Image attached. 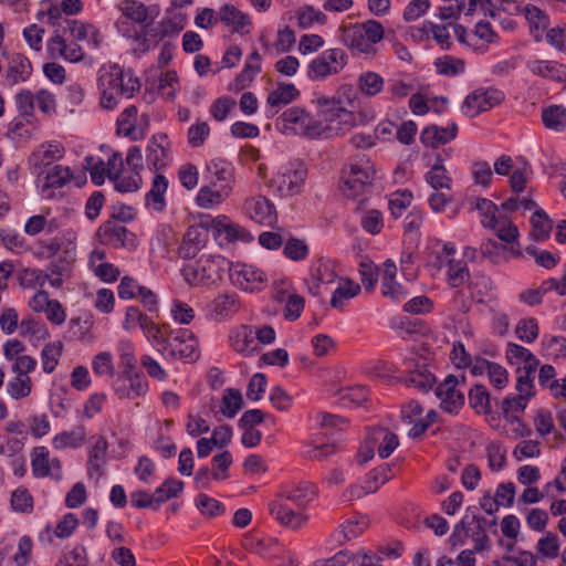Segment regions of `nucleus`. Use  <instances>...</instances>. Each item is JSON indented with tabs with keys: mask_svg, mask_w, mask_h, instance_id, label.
Masks as SVG:
<instances>
[{
	"mask_svg": "<svg viewBox=\"0 0 566 566\" xmlns=\"http://www.w3.org/2000/svg\"><path fill=\"white\" fill-rule=\"evenodd\" d=\"M426 180L434 190L451 189L452 179L448 175V171L444 168L442 159L440 157H438L437 163L426 174Z\"/></svg>",
	"mask_w": 566,
	"mask_h": 566,
	"instance_id": "obj_38",
	"label": "nucleus"
},
{
	"mask_svg": "<svg viewBox=\"0 0 566 566\" xmlns=\"http://www.w3.org/2000/svg\"><path fill=\"white\" fill-rule=\"evenodd\" d=\"M220 21L231 27L234 32H240L244 27L250 25V19L232 4H224L219 10Z\"/></svg>",
	"mask_w": 566,
	"mask_h": 566,
	"instance_id": "obj_31",
	"label": "nucleus"
},
{
	"mask_svg": "<svg viewBox=\"0 0 566 566\" xmlns=\"http://www.w3.org/2000/svg\"><path fill=\"white\" fill-rule=\"evenodd\" d=\"M182 481L176 479H168L153 493L155 499L154 502H156L159 509L163 503L167 502L172 497L178 496V494L182 492Z\"/></svg>",
	"mask_w": 566,
	"mask_h": 566,
	"instance_id": "obj_47",
	"label": "nucleus"
},
{
	"mask_svg": "<svg viewBox=\"0 0 566 566\" xmlns=\"http://www.w3.org/2000/svg\"><path fill=\"white\" fill-rule=\"evenodd\" d=\"M168 188V181L164 175L157 174L151 184V189L147 193V200L156 210H163L165 207V193Z\"/></svg>",
	"mask_w": 566,
	"mask_h": 566,
	"instance_id": "obj_46",
	"label": "nucleus"
},
{
	"mask_svg": "<svg viewBox=\"0 0 566 566\" xmlns=\"http://www.w3.org/2000/svg\"><path fill=\"white\" fill-rule=\"evenodd\" d=\"M86 431L83 426H77L71 431H63L52 439V444L55 449L62 450L66 448H80L85 440Z\"/></svg>",
	"mask_w": 566,
	"mask_h": 566,
	"instance_id": "obj_32",
	"label": "nucleus"
},
{
	"mask_svg": "<svg viewBox=\"0 0 566 566\" xmlns=\"http://www.w3.org/2000/svg\"><path fill=\"white\" fill-rule=\"evenodd\" d=\"M138 111L135 106H128L117 118V134L137 140L144 137V132L137 129Z\"/></svg>",
	"mask_w": 566,
	"mask_h": 566,
	"instance_id": "obj_25",
	"label": "nucleus"
},
{
	"mask_svg": "<svg viewBox=\"0 0 566 566\" xmlns=\"http://www.w3.org/2000/svg\"><path fill=\"white\" fill-rule=\"evenodd\" d=\"M307 176L302 161H292L283 166L274 178V184L282 196H295L301 192Z\"/></svg>",
	"mask_w": 566,
	"mask_h": 566,
	"instance_id": "obj_10",
	"label": "nucleus"
},
{
	"mask_svg": "<svg viewBox=\"0 0 566 566\" xmlns=\"http://www.w3.org/2000/svg\"><path fill=\"white\" fill-rule=\"evenodd\" d=\"M359 91L367 96H375L384 88V78L376 72L367 71L358 76Z\"/></svg>",
	"mask_w": 566,
	"mask_h": 566,
	"instance_id": "obj_42",
	"label": "nucleus"
},
{
	"mask_svg": "<svg viewBox=\"0 0 566 566\" xmlns=\"http://www.w3.org/2000/svg\"><path fill=\"white\" fill-rule=\"evenodd\" d=\"M20 335H31L38 339H45L50 334L46 325L42 321L35 319L33 317H27L23 318L20 323Z\"/></svg>",
	"mask_w": 566,
	"mask_h": 566,
	"instance_id": "obj_54",
	"label": "nucleus"
},
{
	"mask_svg": "<svg viewBox=\"0 0 566 566\" xmlns=\"http://www.w3.org/2000/svg\"><path fill=\"white\" fill-rule=\"evenodd\" d=\"M8 65L6 70V82L13 86L18 83L25 82L32 74V65L30 60L21 53H12L7 55Z\"/></svg>",
	"mask_w": 566,
	"mask_h": 566,
	"instance_id": "obj_16",
	"label": "nucleus"
},
{
	"mask_svg": "<svg viewBox=\"0 0 566 566\" xmlns=\"http://www.w3.org/2000/svg\"><path fill=\"white\" fill-rule=\"evenodd\" d=\"M31 468L36 478H45L51 474L50 453L46 447H35L32 450Z\"/></svg>",
	"mask_w": 566,
	"mask_h": 566,
	"instance_id": "obj_40",
	"label": "nucleus"
},
{
	"mask_svg": "<svg viewBox=\"0 0 566 566\" xmlns=\"http://www.w3.org/2000/svg\"><path fill=\"white\" fill-rule=\"evenodd\" d=\"M208 240L207 229L202 226H191L187 229L178 253L184 259L195 258L206 245Z\"/></svg>",
	"mask_w": 566,
	"mask_h": 566,
	"instance_id": "obj_17",
	"label": "nucleus"
},
{
	"mask_svg": "<svg viewBox=\"0 0 566 566\" xmlns=\"http://www.w3.org/2000/svg\"><path fill=\"white\" fill-rule=\"evenodd\" d=\"M384 27L376 20L355 23L343 29L342 41L350 50L364 54H374L375 44L384 39Z\"/></svg>",
	"mask_w": 566,
	"mask_h": 566,
	"instance_id": "obj_5",
	"label": "nucleus"
},
{
	"mask_svg": "<svg viewBox=\"0 0 566 566\" xmlns=\"http://www.w3.org/2000/svg\"><path fill=\"white\" fill-rule=\"evenodd\" d=\"M368 520L365 516H355L340 525V533L344 541H350L359 536L367 527Z\"/></svg>",
	"mask_w": 566,
	"mask_h": 566,
	"instance_id": "obj_55",
	"label": "nucleus"
},
{
	"mask_svg": "<svg viewBox=\"0 0 566 566\" xmlns=\"http://www.w3.org/2000/svg\"><path fill=\"white\" fill-rule=\"evenodd\" d=\"M208 170L213 176V179L211 180V186L213 188L229 187V193L231 195L232 185L234 181L233 167L224 161L212 160L208 165Z\"/></svg>",
	"mask_w": 566,
	"mask_h": 566,
	"instance_id": "obj_27",
	"label": "nucleus"
},
{
	"mask_svg": "<svg viewBox=\"0 0 566 566\" xmlns=\"http://www.w3.org/2000/svg\"><path fill=\"white\" fill-rule=\"evenodd\" d=\"M196 504L200 512L208 517H216L224 511L221 502L207 494H199L196 499Z\"/></svg>",
	"mask_w": 566,
	"mask_h": 566,
	"instance_id": "obj_62",
	"label": "nucleus"
},
{
	"mask_svg": "<svg viewBox=\"0 0 566 566\" xmlns=\"http://www.w3.org/2000/svg\"><path fill=\"white\" fill-rule=\"evenodd\" d=\"M32 390V380L29 376L17 375L7 385V391L13 399H22L28 397Z\"/></svg>",
	"mask_w": 566,
	"mask_h": 566,
	"instance_id": "obj_51",
	"label": "nucleus"
},
{
	"mask_svg": "<svg viewBox=\"0 0 566 566\" xmlns=\"http://www.w3.org/2000/svg\"><path fill=\"white\" fill-rule=\"evenodd\" d=\"M360 292V286L350 280L344 281L333 293L331 298V306L342 310L346 302L354 298Z\"/></svg>",
	"mask_w": 566,
	"mask_h": 566,
	"instance_id": "obj_39",
	"label": "nucleus"
},
{
	"mask_svg": "<svg viewBox=\"0 0 566 566\" xmlns=\"http://www.w3.org/2000/svg\"><path fill=\"white\" fill-rule=\"evenodd\" d=\"M559 538L555 533L548 532L537 542V553L545 558L554 559L559 555Z\"/></svg>",
	"mask_w": 566,
	"mask_h": 566,
	"instance_id": "obj_57",
	"label": "nucleus"
},
{
	"mask_svg": "<svg viewBox=\"0 0 566 566\" xmlns=\"http://www.w3.org/2000/svg\"><path fill=\"white\" fill-rule=\"evenodd\" d=\"M165 355L181 360L195 361L199 358V342L188 328H177L169 332Z\"/></svg>",
	"mask_w": 566,
	"mask_h": 566,
	"instance_id": "obj_7",
	"label": "nucleus"
},
{
	"mask_svg": "<svg viewBox=\"0 0 566 566\" xmlns=\"http://www.w3.org/2000/svg\"><path fill=\"white\" fill-rule=\"evenodd\" d=\"M503 99L504 94L496 88H478L465 97L461 109L465 116L475 117L499 105Z\"/></svg>",
	"mask_w": 566,
	"mask_h": 566,
	"instance_id": "obj_12",
	"label": "nucleus"
},
{
	"mask_svg": "<svg viewBox=\"0 0 566 566\" xmlns=\"http://www.w3.org/2000/svg\"><path fill=\"white\" fill-rule=\"evenodd\" d=\"M186 24V19L181 14L165 18L156 25L146 24L138 36L139 45L144 51H148L151 44H158L165 38H172L179 34Z\"/></svg>",
	"mask_w": 566,
	"mask_h": 566,
	"instance_id": "obj_8",
	"label": "nucleus"
},
{
	"mask_svg": "<svg viewBox=\"0 0 566 566\" xmlns=\"http://www.w3.org/2000/svg\"><path fill=\"white\" fill-rule=\"evenodd\" d=\"M406 382L421 390H428L434 382V376L423 365L417 366V369L406 377Z\"/></svg>",
	"mask_w": 566,
	"mask_h": 566,
	"instance_id": "obj_52",
	"label": "nucleus"
},
{
	"mask_svg": "<svg viewBox=\"0 0 566 566\" xmlns=\"http://www.w3.org/2000/svg\"><path fill=\"white\" fill-rule=\"evenodd\" d=\"M542 122L547 129L562 132L566 127V108L552 105L542 111Z\"/></svg>",
	"mask_w": 566,
	"mask_h": 566,
	"instance_id": "obj_34",
	"label": "nucleus"
},
{
	"mask_svg": "<svg viewBox=\"0 0 566 566\" xmlns=\"http://www.w3.org/2000/svg\"><path fill=\"white\" fill-rule=\"evenodd\" d=\"M391 479V469L388 464H382L373 470L366 481V492L373 493Z\"/></svg>",
	"mask_w": 566,
	"mask_h": 566,
	"instance_id": "obj_58",
	"label": "nucleus"
},
{
	"mask_svg": "<svg viewBox=\"0 0 566 566\" xmlns=\"http://www.w3.org/2000/svg\"><path fill=\"white\" fill-rule=\"evenodd\" d=\"M119 357V367L122 375H127L136 371L137 359L135 357V349L129 340H120L117 347Z\"/></svg>",
	"mask_w": 566,
	"mask_h": 566,
	"instance_id": "obj_45",
	"label": "nucleus"
},
{
	"mask_svg": "<svg viewBox=\"0 0 566 566\" xmlns=\"http://www.w3.org/2000/svg\"><path fill=\"white\" fill-rule=\"evenodd\" d=\"M443 265L447 266V282L452 287H460L470 279V271L464 260L449 258Z\"/></svg>",
	"mask_w": 566,
	"mask_h": 566,
	"instance_id": "obj_29",
	"label": "nucleus"
},
{
	"mask_svg": "<svg viewBox=\"0 0 566 566\" xmlns=\"http://www.w3.org/2000/svg\"><path fill=\"white\" fill-rule=\"evenodd\" d=\"M229 261L221 255H201L197 261L184 265L181 274L190 286H211L222 281Z\"/></svg>",
	"mask_w": 566,
	"mask_h": 566,
	"instance_id": "obj_4",
	"label": "nucleus"
},
{
	"mask_svg": "<svg viewBox=\"0 0 566 566\" xmlns=\"http://www.w3.org/2000/svg\"><path fill=\"white\" fill-rule=\"evenodd\" d=\"M284 255L293 261L304 260L308 254V247L304 240L289 238L285 240Z\"/></svg>",
	"mask_w": 566,
	"mask_h": 566,
	"instance_id": "obj_60",
	"label": "nucleus"
},
{
	"mask_svg": "<svg viewBox=\"0 0 566 566\" xmlns=\"http://www.w3.org/2000/svg\"><path fill=\"white\" fill-rule=\"evenodd\" d=\"M458 385V378L449 375L436 389L440 406L447 412H457L464 403V394L457 388Z\"/></svg>",
	"mask_w": 566,
	"mask_h": 566,
	"instance_id": "obj_14",
	"label": "nucleus"
},
{
	"mask_svg": "<svg viewBox=\"0 0 566 566\" xmlns=\"http://www.w3.org/2000/svg\"><path fill=\"white\" fill-rule=\"evenodd\" d=\"M532 237L535 241L541 242L549 238L553 229V221L542 209L534 212L531 218Z\"/></svg>",
	"mask_w": 566,
	"mask_h": 566,
	"instance_id": "obj_36",
	"label": "nucleus"
},
{
	"mask_svg": "<svg viewBox=\"0 0 566 566\" xmlns=\"http://www.w3.org/2000/svg\"><path fill=\"white\" fill-rule=\"evenodd\" d=\"M298 96V91L294 84H279L268 96V104L271 107H280L293 102Z\"/></svg>",
	"mask_w": 566,
	"mask_h": 566,
	"instance_id": "obj_44",
	"label": "nucleus"
},
{
	"mask_svg": "<svg viewBox=\"0 0 566 566\" xmlns=\"http://www.w3.org/2000/svg\"><path fill=\"white\" fill-rule=\"evenodd\" d=\"M171 144L164 133L155 134L148 142L146 163L154 170L158 171L167 167L170 158Z\"/></svg>",
	"mask_w": 566,
	"mask_h": 566,
	"instance_id": "obj_13",
	"label": "nucleus"
},
{
	"mask_svg": "<svg viewBox=\"0 0 566 566\" xmlns=\"http://www.w3.org/2000/svg\"><path fill=\"white\" fill-rule=\"evenodd\" d=\"M248 210L251 219L260 224L271 226L276 221V211L273 203L263 196L250 200Z\"/></svg>",
	"mask_w": 566,
	"mask_h": 566,
	"instance_id": "obj_22",
	"label": "nucleus"
},
{
	"mask_svg": "<svg viewBox=\"0 0 566 566\" xmlns=\"http://www.w3.org/2000/svg\"><path fill=\"white\" fill-rule=\"evenodd\" d=\"M269 510L282 526L289 527L291 530L301 528L306 524L308 520L307 515L301 512H295L279 501L271 502L269 504Z\"/></svg>",
	"mask_w": 566,
	"mask_h": 566,
	"instance_id": "obj_20",
	"label": "nucleus"
},
{
	"mask_svg": "<svg viewBox=\"0 0 566 566\" xmlns=\"http://www.w3.org/2000/svg\"><path fill=\"white\" fill-rule=\"evenodd\" d=\"M469 405L476 413H491V397L483 385H474L469 390Z\"/></svg>",
	"mask_w": 566,
	"mask_h": 566,
	"instance_id": "obj_37",
	"label": "nucleus"
},
{
	"mask_svg": "<svg viewBox=\"0 0 566 566\" xmlns=\"http://www.w3.org/2000/svg\"><path fill=\"white\" fill-rule=\"evenodd\" d=\"M347 64V54L344 50L334 48L325 50L308 65V77L314 81L338 74Z\"/></svg>",
	"mask_w": 566,
	"mask_h": 566,
	"instance_id": "obj_9",
	"label": "nucleus"
},
{
	"mask_svg": "<svg viewBox=\"0 0 566 566\" xmlns=\"http://www.w3.org/2000/svg\"><path fill=\"white\" fill-rule=\"evenodd\" d=\"M321 116L325 122L326 139L344 134L354 124V115L342 106L338 99H318Z\"/></svg>",
	"mask_w": 566,
	"mask_h": 566,
	"instance_id": "obj_6",
	"label": "nucleus"
},
{
	"mask_svg": "<svg viewBox=\"0 0 566 566\" xmlns=\"http://www.w3.org/2000/svg\"><path fill=\"white\" fill-rule=\"evenodd\" d=\"M494 230L496 237L506 243H513L517 240L518 230L517 227L506 218H497L496 227H489Z\"/></svg>",
	"mask_w": 566,
	"mask_h": 566,
	"instance_id": "obj_59",
	"label": "nucleus"
},
{
	"mask_svg": "<svg viewBox=\"0 0 566 566\" xmlns=\"http://www.w3.org/2000/svg\"><path fill=\"white\" fill-rule=\"evenodd\" d=\"M123 15L136 23H144L148 19V8L135 0H123L119 4Z\"/></svg>",
	"mask_w": 566,
	"mask_h": 566,
	"instance_id": "obj_49",
	"label": "nucleus"
},
{
	"mask_svg": "<svg viewBox=\"0 0 566 566\" xmlns=\"http://www.w3.org/2000/svg\"><path fill=\"white\" fill-rule=\"evenodd\" d=\"M45 186L49 188H61L71 180L69 167L56 165L45 176Z\"/></svg>",
	"mask_w": 566,
	"mask_h": 566,
	"instance_id": "obj_63",
	"label": "nucleus"
},
{
	"mask_svg": "<svg viewBox=\"0 0 566 566\" xmlns=\"http://www.w3.org/2000/svg\"><path fill=\"white\" fill-rule=\"evenodd\" d=\"M528 405V401H526L524 398H522L518 395H510L505 397L501 402V410L504 415V417L513 421H518V416L524 412Z\"/></svg>",
	"mask_w": 566,
	"mask_h": 566,
	"instance_id": "obj_43",
	"label": "nucleus"
},
{
	"mask_svg": "<svg viewBox=\"0 0 566 566\" xmlns=\"http://www.w3.org/2000/svg\"><path fill=\"white\" fill-rule=\"evenodd\" d=\"M56 277V274H52L51 271L44 272L39 269H23L18 272V281L22 287L34 289L36 286H43L48 281L51 284V279Z\"/></svg>",
	"mask_w": 566,
	"mask_h": 566,
	"instance_id": "obj_33",
	"label": "nucleus"
},
{
	"mask_svg": "<svg viewBox=\"0 0 566 566\" xmlns=\"http://www.w3.org/2000/svg\"><path fill=\"white\" fill-rule=\"evenodd\" d=\"M374 177L373 163L368 158L361 157L343 169L340 190L346 198L363 203L370 193Z\"/></svg>",
	"mask_w": 566,
	"mask_h": 566,
	"instance_id": "obj_3",
	"label": "nucleus"
},
{
	"mask_svg": "<svg viewBox=\"0 0 566 566\" xmlns=\"http://www.w3.org/2000/svg\"><path fill=\"white\" fill-rule=\"evenodd\" d=\"M64 148L60 144H46L38 147L31 155L29 161L34 166L38 174H42V168L50 166L62 158Z\"/></svg>",
	"mask_w": 566,
	"mask_h": 566,
	"instance_id": "obj_23",
	"label": "nucleus"
},
{
	"mask_svg": "<svg viewBox=\"0 0 566 566\" xmlns=\"http://www.w3.org/2000/svg\"><path fill=\"white\" fill-rule=\"evenodd\" d=\"M304 123H308L307 113L300 107L286 109L277 119L283 133L302 135L304 133Z\"/></svg>",
	"mask_w": 566,
	"mask_h": 566,
	"instance_id": "obj_24",
	"label": "nucleus"
},
{
	"mask_svg": "<svg viewBox=\"0 0 566 566\" xmlns=\"http://www.w3.org/2000/svg\"><path fill=\"white\" fill-rule=\"evenodd\" d=\"M211 312L218 317H229L240 310V300L237 293L219 294L210 304Z\"/></svg>",
	"mask_w": 566,
	"mask_h": 566,
	"instance_id": "obj_26",
	"label": "nucleus"
},
{
	"mask_svg": "<svg viewBox=\"0 0 566 566\" xmlns=\"http://www.w3.org/2000/svg\"><path fill=\"white\" fill-rule=\"evenodd\" d=\"M114 187L119 192H132L137 190L142 185V177L138 171H133L129 175H125L120 171L113 179Z\"/></svg>",
	"mask_w": 566,
	"mask_h": 566,
	"instance_id": "obj_56",
	"label": "nucleus"
},
{
	"mask_svg": "<svg viewBox=\"0 0 566 566\" xmlns=\"http://www.w3.org/2000/svg\"><path fill=\"white\" fill-rule=\"evenodd\" d=\"M98 234L107 244H112L114 247H125L128 231L123 224L118 222L107 221L99 227Z\"/></svg>",
	"mask_w": 566,
	"mask_h": 566,
	"instance_id": "obj_28",
	"label": "nucleus"
},
{
	"mask_svg": "<svg viewBox=\"0 0 566 566\" xmlns=\"http://www.w3.org/2000/svg\"><path fill=\"white\" fill-rule=\"evenodd\" d=\"M94 442L88 451L87 473L91 478L99 479L106 465L108 443L103 436L93 437Z\"/></svg>",
	"mask_w": 566,
	"mask_h": 566,
	"instance_id": "obj_19",
	"label": "nucleus"
},
{
	"mask_svg": "<svg viewBox=\"0 0 566 566\" xmlns=\"http://www.w3.org/2000/svg\"><path fill=\"white\" fill-rule=\"evenodd\" d=\"M517 338L524 343L532 344L538 337V324L533 317L522 318L515 327Z\"/></svg>",
	"mask_w": 566,
	"mask_h": 566,
	"instance_id": "obj_53",
	"label": "nucleus"
},
{
	"mask_svg": "<svg viewBox=\"0 0 566 566\" xmlns=\"http://www.w3.org/2000/svg\"><path fill=\"white\" fill-rule=\"evenodd\" d=\"M228 272L232 284L243 291L254 292L265 286L266 275L255 265L229 262Z\"/></svg>",
	"mask_w": 566,
	"mask_h": 566,
	"instance_id": "obj_11",
	"label": "nucleus"
},
{
	"mask_svg": "<svg viewBox=\"0 0 566 566\" xmlns=\"http://www.w3.org/2000/svg\"><path fill=\"white\" fill-rule=\"evenodd\" d=\"M457 133L458 126L455 123H452L448 127L431 125L421 132L420 142L427 147L438 148L440 145H444L454 139Z\"/></svg>",
	"mask_w": 566,
	"mask_h": 566,
	"instance_id": "obj_21",
	"label": "nucleus"
},
{
	"mask_svg": "<svg viewBox=\"0 0 566 566\" xmlns=\"http://www.w3.org/2000/svg\"><path fill=\"white\" fill-rule=\"evenodd\" d=\"M143 333L148 340L155 345L160 346L161 354L166 353V342L169 339L170 327L166 324L157 325L150 318L146 324H143Z\"/></svg>",
	"mask_w": 566,
	"mask_h": 566,
	"instance_id": "obj_35",
	"label": "nucleus"
},
{
	"mask_svg": "<svg viewBox=\"0 0 566 566\" xmlns=\"http://www.w3.org/2000/svg\"><path fill=\"white\" fill-rule=\"evenodd\" d=\"M243 399L240 390L228 388L222 397L221 412L227 418H233L242 408Z\"/></svg>",
	"mask_w": 566,
	"mask_h": 566,
	"instance_id": "obj_50",
	"label": "nucleus"
},
{
	"mask_svg": "<svg viewBox=\"0 0 566 566\" xmlns=\"http://www.w3.org/2000/svg\"><path fill=\"white\" fill-rule=\"evenodd\" d=\"M63 343L55 340L46 344L41 352V361L44 373L51 374L56 368L62 356Z\"/></svg>",
	"mask_w": 566,
	"mask_h": 566,
	"instance_id": "obj_41",
	"label": "nucleus"
},
{
	"mask_svg": "<svg viewBox=\"0 0 566 566\" xmlns=\"http://www.w3.org/2000/svg\"><path fill=\"white\" fill-rule=\"evenodd\" d=\"M279 496L295 503L298 507H305L313 500L314 491L308 486L296 488L284 491Z\"/></svg>",
	"mask_w": 566,
	"mask_h": 566,
	"instance_id": "obj_64",
	"label": "nucleus"
},
{
	"mask_svg": "<svg viewBox=\"0 0 566 566\" xmlns=\"http://www.w3.org/2000/svg\"><path fill=\"white\" fill-rule=\"evenodd\" d=\"M207 227L213 230V234L216 237H223L228 243H234L238 241L250 242L253 240L249 231L243 227L231 222L226 216H219L216 219H212Z\"/></svg>",
	"mask_w": 566,
	"mask_h": 566,
	"instance_id": "obj_15",
	"label": "nucleus"
},
{
	"mask_svg": "<svg viewBox=\"0 0 566 566\" xmlns=\"http://www.w3.org/2000/svg\"><path fill=\"white\" fill-rule=\"evenodd\" d=\"M98 88L102 107L113 109L120 98L133 97L139 91L140 82L130 69L107 64L98 72Z\"/></svg>",
	"mask_w": 566,
	"mask_h": 566,
	"instance_id": "obj_1",
	"label": "nucleus"
},
{
	"mask_svg": "<svg viewBox=\"0 0 566 566\" xmlns=\"http://www.w3.org/2000/svg\"><path fill=\"white\" fill-rule=\"evenodd\" d=\"M367 441L373 447L377 446V453L381 459L390 457L399 444L398 436L382 427L370 429Z\"/></svg>",
	"mask_w": 566,
	"mask_h": 566,
	"instance_id": "obj_18",
	"label": "nucleus"
},
{
	"mask_svg": "<svg viewBox=\"0 0 566 566\" xmlns=\"http://www.w3.org/2000/svg\"><path fill=\"white\" fill-rule=\"evenodd\" d=\"M475 208L479 210L482 217L483 227H496L497 217L496 211L497 207L489 199L480 198L476 199Z\"/></svg>",
	"mask_w": 566,
	"mask_h": 566,
	"instance_id": "obj_61",
	"label": "nucleus"
},
{
	"mask_svg": "<svg viewBox=\"0 0 566 566\" xmlns=\"http://www.w3.org/2000/svg\"><path fill=\"white\" fill-rule=\"evenodd\" d=\"M38 255L44 259H52L48 270L56 277L51 279V286L59 289L63 285L64 277H67L76 260V247L71 240L51 238L39 241Z\"/></svg>",
	"mask_w": 566,
	"mask_h": 566,
	"instance_id": "obj_2",
	"label": "nucleus"
},
{
	"mask_svg": "<svg viewBox=\"0 0 566 566\" xmlns=\"http://www.w3.org/2000/svg\"><path fill=\"white\" fill-rule=\"evenodd\" d=\"M92 369L98 377L107 379L113 378L116 374L113 355L109 352H102L94 356L92 360Z\"/></svg>",
	"mask_w": 566,
	"mask_h": 566,
	"instance_id": "obj_48",
	"label": "nucleus"
},
{
	"mask_svg": "<svg viewBox=\"0 0 566 566\" xmlns=\"http://www.w3.org/2000/svg\"><path fill=\"white\" fill-rule=\"evenodd\" d=\"M229 196V187L212 189V186H203L197 193L196 202L199 207L207 209L220 205Z\"/></svg>",
	"mask_w": 566,
	"mask_h": 566,
	"instance_id": "obj_30",
	"label": "nucleus"
}]
</instances>
